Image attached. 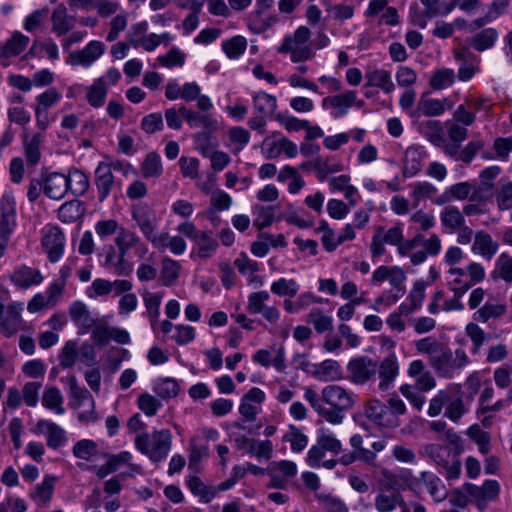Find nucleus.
Masks as SVG:
<instances>
[{
  "mask_svg": "<svg viewBox=\"0 0 512 512\" xmlns=\"http://www.w3.org/2000/svg\"><path fill=\"white\" fill-rule=\"evenodd\" d=\"M97 452V444L89 439L80 440L73 447L74 456L84 460H89L91 457L95 456Z\"/></svg>",
  "mask_w": 512,
  "mask_h": 512,
  "instance_id": "nucleus-59",
  "label": "nucleus"
},
{
  "mask_svg": "<svg viewBox=\"0 0 512 512\" xmlns=\"http://www.w3.org/2000/svg\"><path fill=\"white\" fill-rule=\"evenodd\" d=\"M10 281L19 288L27 289L38 285L43 281V276L38 269L22 265L15 269L10 275Z\"/></svg>",
  "mask_w": 512,
  "mask_h": 512,
  "instance_id": "nucleus-16",
  "label": "nucleus"
},
{
  "mask_svg": "<svg viewBox=\"0 0 512 512\" xmlns=\"http://www.w3.org/2000/svg\"><path fill=\"white\" fill-rule=\"evenodd\" d=\"M254 109L258 114L267 116L272 114L276 107V98L265 92H259L253 97Z\"/></svg>",
  "mask_w": 512,
  "mask_h": 512,
  "instance_id": "nucleus-41",
  "label": "nucleus"
},
{
  "mask_svg": "<svg viewBox=\"0 0 512 512\" xmlns=\"http://www.w3.org/2000/svg\"><path fill=\"white\" fill-rule=\"evenodd\" d=\"M440 220L442 225L451 231H456L465 224L463 214L455 206L445 207L440 214Z\"/></svg>",
  "mask_w": 512,
  "mask_h": 512,
  "instance_id": "nucleus-33",
  "label": "nucleus"
},
{
  "mask_svg": "<svg viewBox=\"0 0 512 512\" xmlns=\"http://www.w3.org/2000/svg\"><path fill=\"white\" fill-rule=\"evenodd\" d=\"M188 486L191 492L195 496H198L203 503L211 502L216 496V491H214V488L205 485L203 481L197 476H193L189 479Z\"/></svg>",
  "mask_w": 512,
  "mask_h": 512,
  "instance_id": "nucleus-40",
  "label": "nucleus"
},
{
  "mask_svg": "<svg viewBox=\"0 0 512 512\" xmlns=\"http://www.w3.org/2000/svg\"><path fill=\"white\" fill-rule=\"evenodd\" d=\"M494 278H501L505 282H512V257L507 253L499 255L492 271Z\"/></svg>",
  "mask_w": 512,
  "mask_h": 512,
  "instance_id": "nucleus-39",
  "label": "nucleus"
},
{
  "mask_svg": "<svg viewBox=\"0 0 512 512\" xmlns=\"http://www.w3.org/2000/svg\"><path fill=\"white\" fill-rule=\"evenodd\" d=\"M421 170L420 155L416 149H407L405 152L403 176L413 177Z\"/></svg>",
  "mask_w": 512,
  "mask_h": 512,
  "instance_id": "nucleus-54",
  "label": "nucleus"
},
{
  "mask_svg": "<svg viewBox=\"0 0 512 512\" xmlns=\"http://www.w3.org/2000/svg\"><path fill=\"white\" fill-rule=\"evenodd\" d=\"M55 477L47 475L42 483L37 484L30 494L31 498L38 504H46L50 501L54 490Z\"/></svg>",
  "mask_w": 512,
  "mask_h": 512,
  "instance_id": "nucleus-35",
  "label": "nucleus"
},
{
  "mask_svg": "<svg viewBox=\"0 0 512 512\" xmlns=\"http://www.w3.org/2000/svg\"><path fill=\"white\" fill-rule=\"evenodd\" d=\"M348 380L356 385L370 383L373 388L377 375V362L362 356L349 361L347 365Z\"/></svg>",
  "mask_w": 512,
  "mask_h": 512,
  "instance_id": "nucleus-5",
  "label": "nucleus"
},
{
  "mask_svg": "<svg viewBox=\"0 0 512 512\" xmlns=\"http://www.w3.org/2000/svg\"><path fill=\"white\" fill-rule=\"evenodd\" d=\"M78 356V346L76 341H68L65 343L59 354L60 366L63 368H71L74 366Z\"/></svg>",
  "mask_w": 512,
  "mask_h": 512,
  "instance_id": "nucleus-56",
  "label": "nucleus"
},
{
  "mask_svg": "<svg viewBox=\"0 0 512 512\" xmlns=\"http://www.w3.org/2000/svg\"><path fill=\"white\" fill-rule=\"evenodd\" d=\"M500 172L501 169L499 166H490L481 171L479 174V183L473 185L470 201L483 204L491 201L495 194L494 180L499 176Z\"/></svg>",
  "mask_w": 512,
  "mask_h": 512,
  "instance_id": "nucleus-6",
  "label": "nucleus"
},
{
  "mask_svg": "<svg viewBox=\"0 0 512 512\" xmlns=\"http://www.w3.org/2000/svg\"><path fill=\"white\" fill-rule=\"evenodd\" d=\"M422 454L430 458L435 465L444 469L446 479H456L461 472V461L449 446L430 443L423 446Z\"/></svg>",
  "mask_w": 512,
  "mask_h": 512,
  "instance_id": "nucleus-3",
  "label": "nucleus"
},
{
  "mask_svg": "<svg viewBox=\"0 0 512 512\" xmlns=\"http://www.w3.org/2000/svg\"><path fill=\"white\" fill-rule=\"evenodd\" d=\"M455 81V73L452 69L441 68L436 70L430 80L429 84L434 90H442L451 86Z\"/></svg>",
  "mask_w": 512,
  "mask_h": 512,
  "instance_id": "nucleus-44",
  "label": "nucleus"
},
{
  "mask_svg": "<svg viewBox=\"0 0 512 512\" xmlns=\"http://www.w3.org/2000/svg\"><path fill=\"white\" fill-rule=\"evenodd\" d=\"M311 37V31L306 26H300L292 36H286L278 52L290 54L295 63L309 60L313 57V51L307 42Z\"/></svg>",
  "mask_w": 512,
  "mask_h": 512,
  "instance_id": "nucleus-4",
  "label": "nucleus"
},
{
  "mask_svg": "<svg viewBox=\"0 0 512 512\" xmlns=\"http://www.w3.org/2000/svg\"><path fill=\"white\" fill-rule=\"evenodd\" d=\"M140 243V238L132 231L120 228L116 237V244L119 248V252L126 254V252Z\"/></svg>",
  "mask_w": 512,
  "mask_h": 512,
  "instance_id": "nucleus-58",
  "label": "nucleus"
},
{
  "mask_svg": "<svg viewBox=\"0 0 512 512\" xmlns=\"http://www.w3.org/2000/svg\"><path fill=\"white\" fill-rule=\"evenodd\" d=\"M356 98V92L347 91L339 95L324 98L323 105L326 106L329 104L333 108L339 109L338 115L342 116L346 113L347 109L355 103Z\"/></svg>",
  "mask_w": 512,
  "mask_h": 512,
  "instance_id": "nucleus-32",
  "label": "nucleus"
},
{
  "mask_svg": "<svg viewBox=\"0 0 512 512\" xmlns=\"http://www.w3.org/2000/svg\"><path fill=\"white\" fill-rule=\"evenodd\" d=\"M365 87H377L383 92L389 94L394 91L395 85L391 79L389 71L384 69H374L365 74Z\"/></svg>",
  "mask_w": 512,
  "mask_h": 512,
  "instance_id": "nucleus-25",
  "label": "nucleus"
},
{
  "mask_svg": "<svg viewBox=\"0 0 512 512\" xmlns=\"http://www.w3.org/2000/svg\"><path fill=\"white\" fill-rule=\"evenodd\" d=\"M473 192V185L469 182H460L454 184L447 189L437 201L438 204L450 202L452 199L456 200H470Z\"/></svg>",
  "mask_w": 512,
  "mask_h": 512,
  "instance_id": "nucleus-28",
  "label": "nucleus"
},
{
  "mask_svg": "<svg viewBox=\"0 0 512 512\" xmlns=\"http://www.w3.org/2000/svg\"><path fill=\"white\" fill-rule=\"evenodd\" d=\"M141 173L144 178H156L162 173V164L160 156L155 152L146 155L141 164Z\"/></svg>",
  "mask_w": 512,
  "mask_h": 512,
  "instance_id": "nucleus-38",
  "label": "nucleus"
},
{
  "mask_svg": "<svg viewBox=\"0 0 512 512\" xmlns=\"http://www.w3.org/2000/svg\"><path fill=\"white\" fill-rule=\"evenodd\" d=\"M448 273L454 276L452 289L455 294H464L471 287V283H468L465 270L461 268H451Z\"/></svg>",
  "mask_w": 512,
  "mask_h": 512,
  "instance_id": "nucleus-61",
  "label": "nucleus"
},
{
  "mask_svg": "<svg viewBox=\"0 0 512 512\" xmlns=\"http://www.w3.org/2000/svg\"><path fill=\"white\" fill-rule=\"evenodd\" d=\"M464 491L475 498L479 503L481 501H492L498 497L500 487L496 480H486L482 486L466 483L463 486Z\"/></svg>",
  "mask_w": 512,
  "mask_h": 512,
  "instance_id": "nucleus-18",
  "label": "nucleus"
},
{
  "mask_svg": "<svg viewBox=\"0 0 512 512\" xmlns=\"http://www.w3.org/2000/svg\"><path fill=\"white\" fill-rule=\"evenodd\" d=\"M298 285L295 280L290 279L287 280L285 278H280L278 281H275L271 285V291L274 294L280 295V296H290L293 297L298 292Z\"/></svg>",
  "mask_w": 512,
  "mask_h": 512,
  "instance_id": "nucleus-60",
  "label": "nucleus"
},
{
  "mask_svg": "<svg viewBox=\"0 0 512 512\" xmlns=\"http://www.w3.org/2000/svg\"><path fill=\"white\" fill-rule=\"evenodd\" d=\"M424 135L437 147L445 142L443 126L438 120H429L424 124Z\"/></svg>",
  "mask_w": 512,
  "mask_h": 512,
  "instance_id": "nucleus-50",
  "label": "nucleus"
},
{
  "mask_svg": "<svg viewBox=\"0 0 512 512\" xmlns=\"http://www.w3.org/2000/svg\"><path fill=\"white\" fill-rule=\"evenodd\" d=\"M308 322L313 324L315 330L318 333H324L326 331L332 330V318L330 316L324 315L322 310L319 308H314L308 315Z\"/></svg>",
  "mask_w": 512,
  "mask_h": 512,
  "instance_id": "nucleus-51",
  "label": "nucleus"
},
{
  "mask_svg": "<svg viewBox=\"0 0 512 512\" xmlns=\"http://www.w3.org/2000/svg\"><path fill=\"white\" fill-rule=\"evenodd\" d=\"M102 53V43L98 41H91L83 50L71 53V64L89 66L99 56H101Z\"/></svg>",
  "mask_w": 512,
  "mask_h": 512,
  "instance_id": "nucleus-24",
  "label": "nucleus"
},
{
  "mask_svg": "<svg viewBox=\"0 0 512 512\" xmlns=\"http://www.w3.org/2000/svg\"><path fill=\"white\" fill-rule=\"evenodd\" d=\"M69 315L75 325L78 326L79 334L88 333L95 324V320L91 317L88 307L80 301H75L70 305Z\"/></svg>",
  "mask_w": 512,
  "mask_h": 512,
  "instance_id": "nucleus-20",
  "label": "nucleus"
},
{
  "mask_svg": "<svg viewBox=\"0 0 512 512\" xmlns=\"http://www.w3.org/2000/svg\"><path fill=\"white\" fill-rule=\"evenodd\" d=\"M322 508L327 512H348L347 505L338 497L331 494H316Z\"/></svg>",
  "mask_w": 512,
  "mask_h": 512,
  "instance_id": "nucleus-55",
  "label": "nucleus"
},
{
  "mask_svg": "<svg viewBox=\"0 0 512 512\" xmlns=\"http://www.w3.org/2000/svg\"><path fill=\"white\" fill-rule=\"evenodd\" d=\"M16 204L10 194H4L0 201V239L8 242L16 227Z\"/></svg>",
  "mask_w": 512,
  "mask_h": 512,
  "instance_id": "nucleus-8",
  "label": "nucleus"
},
{
  "mask_svg": "<svg viewBox=\"0 0 512 512\" xmlns=\"http://www.w3.org/2000/svg\"><path fill=\"white\" fill-rule=\"evenodd\" d=\"M415 347L418 352L428 355L429 364L439 375L448 377L451 350L445 344L433 337H426L418 340Z\"/></svg>",
  "mask_w": 512,
  "mask_h": 512,
  "instance_id": "nucleus-2",
  "label": "nucleus"
},
{
  "mask_svg": "<svg viewBox=\"0 0 512 512\" xmlns=\"http://www.w3.org/2000/svg\"><path fill=\"white\" fill-rule=\"evenodd\" d=\"M131 457L129 452H121L118 455L110 456L108 461L97 469V476L101 479L106 477L108 474L116 471L120 464L129 462Z\"/></svg>",
  "mask_w": 512,
  "mask_h": 512,
  "instance_id": "nucleus-47",
  "label": "nucleus"
},
{
  "mask_svg": "<svg viewBox=\"0 0 512 512\" xmlns=\"http://www.w3.org/2000/svg\"><path fill=\"white\" fill-rule=\"evenodd\" d=\"M171 433L167 429L153 432L149 458L154 462L163 460L171 449Z\"/></svg>",
  "mask_w": 512,
  "mask_h": 512,
  "instance_id": "nucleus-15",
  "label": "nucleus"
},
{
  "mask_svg": "<svg viewBox=\"0 0 512 512\" xmlns=\"http://www.w3.org/2000/svg\"><path fill=\"white\" fill-rule=\"evenodd\" d=\"M51 22L52 32L57 36H63L74 28L76 18L68 15L66 7L59 4L52 12Z\"/></svg>",
  "mask_w": 512,
  "mask_h": 512,
  "instance_id": "nucleus-22",
  "label": "nucleus"
},
{
  "mask_svg": "<svg viewBox=\"0 0 512 512\" xmlns=\"http://www.w3.org/2000/svg\"><path fill=\"white\" fill-rule=\"evenodd\" d=\"M497 206L500 210H509L512 208V182L501 183L499 189L495 192Z\"/></svg>",
  "mask_w": 512,
  "mask_h": 512,
  "instance_id": "nucleus-57",
  "label": "nucleus"
},
{
  "mask_svg": "<svg viewBox=\"0 0 512 512\" xmlns=\"http://www.w3.org/2000/svg\"><path fill=\"white\" fill-rule=\"evenodd\" d=\"M406 279L404 270L398 266L382 265L372 275V283H379L388 280L393 287H399Z\"/></svg>",
  "mask_w": 512,
  "mask_h": 512,
  "instance_id": "nucleus-23",
  "label": "nucleus"
},
{
  "mask_svg": "<svg viewBox=\"0 0 512 512\" xmlns=\"http://www.w3.org/2000/svg\"><path fill=\"white\" fill-rule=\"evenodd\" d=\"M253 212L257 216L254 220V226L259 230L269 227L274 221V206L255 205L253 207Z\"/></svg>",
  "mask_w": 512,
  "mask_h": 512,
  "instance_id": "nucleus-48",
  "label": "nucleus"
},
{
  "mask_svg": "<svg viewBox=\"0 0 512 512\" xmlns=\"http://www.w3.org/2000/svg\"><path fill=\"white\" fill-rule=\"evenodd\" d=\"M365 415L371 421L384 427L398 426V420L395 417H390L388 414V407L379 400H370L365 406Z\"/></svg>",
  "mask_w": 512,
  "mask_h": 512,
  "instance_id": "nucleus-14",
  "label": "nucleus"
},
{
  "mask_svg": "<svg viewBox=\"0 0 512 512\" xmlns=\"http://www.w3.org/2000/svg\"><path fill=\"white\" fill-rule=\"evenodd\" d=\"M304 397L318 416L335 425L343 422L345 413L353 409L357 399L355 393L338 384L325 386L320 396L312 387H307Z\"/></svg>",
  "mask_w": 512,
  "mask_h": 512,
  "instance_id": "nucleus-1",
  "label": "nucleus"
},
{
  "mask_svg": "<svg viewBox=\"0 0 512 512\" xmlns=\"http://www.w3.org/2000/svg\"><path fill=\"white\" fill-rule=\"evenodd\" d=\"M506 311V307L498 303L487 302L481 309L474 314V319L486 322L491 318L502 316Z\"/></svg>",
  "mask_w": 512,
  "mask_h": 512,
  "instance_id": "nucleus-53",
  "label": "nucleus"
},
{
  "mask_svg": "<svg viewBox=\"0 0 512 512\" xmlns=\"http://www.w3.org/2000/svg\"><path fill=\"white\" fill-rule=\"evenodd\" d=\"M138 407L144 414L151 417L156 415L161 403L156 397L143 393L138 397Z\"/></svg>",
  "mask_w": 512,
  "mask_h": 512,
  "instance_id": "nucleus-62",
  "label": "nucleus"
},
{
  "mask_svg": "<svg viewBox=\"0 0 512 512\" xmlns=\"http://www.w3.org/2000/svg\"><path fill=\"white\" fill-rule=\"evenodd\" d=\"M381 478L387 482L388 489L402 490L408 488L414 489V485L418 482V479L414 477L409 469L400 470L398 473H394L386 468L381 470Z\"/></svg>",
  "mask_w": 512,
  "mask_h": 512,
  "instance_id": "nucleus-12",
  "label": "nucleus"
},
{
  "mask_svg": "<svg viewBox=\"0 0 512 512\" xmlns=\"http://www.w3.org/2000/svg\"><path fill=\"white\" fill-rule=\"evenodd\" d=\"M95 180L100 193V200L103 201L108 196L114 182L110 164L101 162L98 165L95 171Z\"/></svg>",
  "mask_w": 512,
  "mask_h": 512,
  "instance_id": "nucleus-27",
  "label": "nucleus"
},
{
  "mask_svg": "<svg viewBox=\"0 0 512 512\" xmlns=\"http://www.w3.org/2000/svg\"><path fill=\"white\" fill-rule=\"evenodd\" d=\"M405 503L400 491L397 489H388L387 482L382 478L379 480V488L374 500V507L377 512H393L397 507L402 509Z\"/></svg>",
  "mask_w": 512,
  "mask_h": 512,
  "instance_id": "nucleus-7",
  "label": "nucleus"
},
{
  "mask_svg": "<svg viewBox=\"0 0 512 512\" xmlns=\"http://www.w3.org/2000/svg\"><path fill=\"white\" fill-rule=\"evenodd\" d=\"M64 242V234L56 226L49 227L44 233L41 244L51 262L55 263L61 258L64 251Z\"/></svg>",
  "mask_w": 512,
  "mask_h": 512,
  "instance_id": "nucleus-10",
  "label": "nucleus"
},
{
  "mask_svg": "<svg viewBox=\"0 0 512 512\" xmlns=\"http://www.w3.org/2000/svg\"><path fill=\"white\" fill-rule=\"evenodd\" d=\"M420 480L428 488L429 494L436 502H441L447 497V491L445 490L442 481L436 475L423 471L420 474Z\"/></svg>",
  "mask_w": 512,
  "mask_h": 512,
  "instance_id": "nucleus-29",
  "label": "nucleus"
},
{
  "mask_svg": "<svg viewBox=\"0 0 512 512\" xmlns=\"http://www.w3.org/2000/svg\"><path fill=\"white\" fill-rule=\"evenodd\" d=\"M63 397L56 387L47 389L42 397V404L48 409L55 410L58 414H63L65 409L62 406Z\"/></svg>",
  "mask_w": 512,
  "mask_h": 512,
  "instance_id": "nucleus-52",
  "label": "nucleus"
},
{
  "mask_svg": "<svg viewBox=\"0 0 512 512\" xmlns=\"http://www.w3.org/2000/svg\"><path fill=\"white\" fill-rule=\"evenodd\" d=\"M22 311V303L13 302L6 307L5 315L0 319V332L5 337L15 335L22 328Z\"/></svg>",
  "mask_w": 512,
  "mask_h": 512,
  "instance_id": "nucleus-11",
  "label": "nucleus"
},
{
  "mask_svg": "<svg viewBox=\"0 0 512 512\" xmlns=\"http://www.w3.org/2000/svg\"><path fill=\"white\" fill-rule=\"evenodd\" d=\"M132 218L146 237L155 230L156 214L147 204H137L132 207Z\"/></svg>",
  "mask_w": 512,
  "mask_h": 512,
  "instance_id": "nucleus-17",
  "label": "nucleus"
},
{
  "mask_svg": "<svg viewBox=\"0 0 512 512\" xmlns=\"http://www.w3.org/2000/svg\"><path fill=\"white\" fill-rule=\"evenodd\" d=\"M29 38L20 32L13 33L12 37L0 46V57H11L20 54L28 45Z\"/></svg>",
  "mask_w": 512,
  "mask_h": 512,
  "instance_id": "nucleus-30",
  "label": "nucleus"
},
{
  "mask_svg": "<svg viewBox=\"0 0 512 512\" xmlns=\"http://www.w3.org/2000/svg\"><path fill=\"white\" fill-rule=\"evenodd\" d=\"M34 432L46 435L47 446L51 449H58L66 442L65 431L57 424L48 420H39L34 428Z\"/></svg>",
  "mask_w": 512,
  "mask_h": 512,
  "instance_id": "nucleus-13",
  "label": "nucleus"
},
{
  "mask_svg": "<svg viewBox=\"0 0 512 512\" xmlns=\"http://www.w3.org/2000/svg\"><path fill=\"white\" fill-rule=\"evenodd\" d=\"M498 38V32L494 28H487L477 33L472 39L475 50L482 52L491 48Z\"/></svg>",
  "mask_w": 512,
  "mask_h": 512,
  "instance_id": "nucleus-45",
  "label": "nucleus"
},
{
  "mask_svg": "<svg viewBox=\"0 0 512 512\" xmlns=\"http://www.w3.org/2000/svg\"><path fill=\"white\" fill-rule=\"evenodd\" d=\"M67 383L69 385L71 406L73 408H79L85 400L92 398L87 389L78 385L74 375L67 377Z\"/></svg>",
  "mask_w": 512,
  "mask_h": 512,
  "instance_id": "nucleus-43",
  "label": "nucleus"
},
{
  "mask_svg": "<svg viewBox=\"0 0 512 512\" xmlns=\"http://www.w3.org/2000/svg\"><path fill=\"white\" fill-rule=\"evenodd\" d=\"M181 265L176 260L165 257L162 260L160 278L165 286L173 285L179 277Z\"/></svg>",
  "mask_w": 512,
  "mask_h": 512,
  "instance_id": "nucleus-37",
  "label": "nucleus"
},
{
  "mask_svg": "<svg viewBox=\"0 0 512 512\" xmlns=\"http://www.w3.org/2000/svg\"><path fill=\"white\" fill-rule=\"evenodd\" d=\"M66 176L61 173H51L44 179V194L53 200L62 199L68 189Z\"/></svg>",
  "mask_w": 512,
  "mask_h": 512,
  "instance_id": "nucleus-21",
  "label": "nucleus"
},
{
  "mask_svg": "<svg viewBox=\"0 0 512 512\" xmlns=\"http://www.w3.org/2000/svg\"><path fill=\"white\" fill-rule=\"evenodd\" d=\"M418 110L425 116H439L443 113V106L438 99L422 97L418 102Z\"/></svg>",
  "mask_w": 512,
  "mask_h": 512,
  "instance_id": "nucleus-63",
  "label": "nucleus"
},
{
  "mask_svg": "<svg viewBox=\"0 0 512 512\" xmlns=\"http://www.w3.org/2000/svg\"><path fill=\"white\" fill-rule=\"evenodd\" d=\"M81 205L77 200L64 203L58 210V217L64 223L76 221L81 216Z\"/></svg>",
  "mask_w": 512,
  "mask_h": 512,
  "instance_id": "nucleus-49",
  "label": "nucleus"
},
{
  "mask_svg": "<svg viewBox=\"0 0 512 512\" xmlns=\"http://www.w3.org/2000/svg\"><path fill=\"white\" fill-rule=\"evenodd\" d=\"M379 382L373 386L374 391L384 392L390 388L395 381L399 366L395 354H390L377 364Z\"/></svg>",
  "mask_w": 512,
  "mask_h": 512,
  "instance_id": "nucleus-9",
  "label": "nucleus"
},
{
  "mask_svg": "<svg viewBox=\"0 0 512 512\" xmlns=\"http://www.w3.org/2000/svg\"><path fill=\"white\" fill-rule=\"evenodd\" d=\"M180 113L192 128L202 126L208 133L217 129V122L210 114H200L187 109L185 106L180 107Z\"/></svg>",
  "mask_w": 512,
  "mask_h": 512,
  "instance_id": "nucleus-26",
  "label": "nucleus"
},
{
  "mask_svg": "<svg viewBox=\"0 0 512 512\" xmlns=\"http://www.w3.org/2000/svg\"><path fill=\"white\" fill-rule=\"evenodd\" d=\"M154 392L162 399H170L178 396L180 386L174 378H160L153 387Z\"/></svg>",
  "mask_w": 512,
  "mask_h": 512,
  "instance_id": "nucleus-36",
  "label": "nucleus"
},
{
  "mask_svg": "<svg viewBox=\"0 0 512 512\" xmlns=\"http://www.w3.org/2000/svg\"><path fill=\"white\" fill-rule=\"evenodd\" d=\"M197 246V255L200 258H210L218 247V242L211 231H202L194 241Z\"/></svg>",
  "mask_w": 512,
  "mask_h": 512,
  "instance_id": "nucleus-31",
  "label": "nucleus"
},
{
  "mask_svg": "<svg viewBox=\"0 0 512 512\" xmlns=\"http://www.w3.org/2000/svg\"><path fill=\"white\" fill-rule=\"evenodd\" d=\"M107 95L104 78L97 79L87 90V101L93 107L104 104Z\"/></svg>",
  "mask_w": 512,
  "mask_h": 512,
  "instance_id": "nucleus-42",
  "label": "nucleus"
},
{
  "mask_svg": "<svg viewBox=\"0 0 512 512\" xmlns=\"http://www.w3.org/2000/svg\"><path fill=\"white\" fill-rule=\"evenodd\" d=\"M247 48L246 38L243 36H234L222 43V49L230 59L240 57Z\"/></svg>",
  "mask_w": 512,
  "mask_h": 512,
  "instance_id": "nucleus-46",
  "label": "nucleus"
},
{
  "mask_svg": "<svg viewBox=\"0 0 512 512\" xmlns=\"http://www.w3.org/2000/svg\"><path fill=\"white\" fill-rule=\"evenodd\" d=\"M68 189L75 196L83 195L89 188V179L85 173L80 170H72L66 176Z\"/></svg>",
  "mask_w": 512,
  "mask_h": 512,
  "instance_id": "nucleus-34",
  "label": "nucleus"
},
{
  "mask_svg": "<svg viewBox=\"0 0 512 512\" xmlns=\"http://www.w3.org/2000/svg\"><path fill=\"white\" fill-rule=\"evenodd\" d=\"M436 191V187L429 182L415 183L411 194L414 200V206H417L421 200L432 197Z\"/></svg>",
  "mask_w": 512,
  "mask_h": 512,
  "instance_id": "nucleus-64",
  "label": "nucleus"
},
{
  "mask_svg": "<svg viewBox=\"0 0 512 512\" xmlns=\"http://www.w3.org/2000/svg\"><path fill=\"white\" fill-rule=\"evenodd\" d=\"M498 248V242L493 240L488 232L480 230L475 233L471 248L474 254L481 255L483 258L490 260L497 253Z\"/></svg>",
  "mask_w": 512,
  "mask_h": 512,
  "instance_id": "nucleus-19",
  "label": "nucleus"
}]
</instances>
